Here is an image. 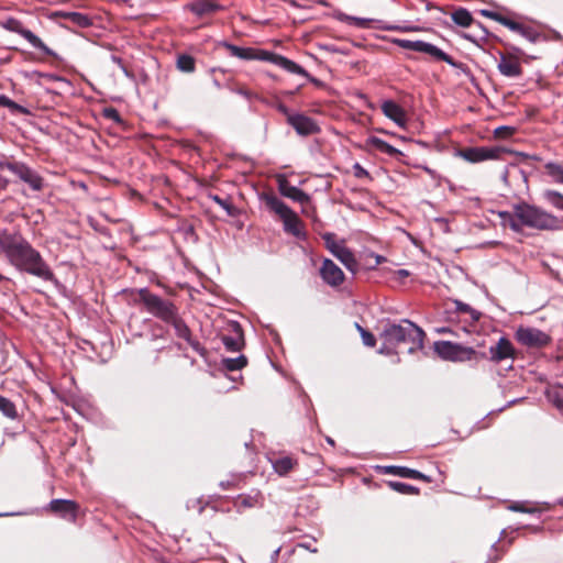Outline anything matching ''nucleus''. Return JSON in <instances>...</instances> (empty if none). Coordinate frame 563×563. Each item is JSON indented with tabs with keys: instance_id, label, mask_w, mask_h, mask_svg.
I'll return each instance as SVG.
<instances>
[{
	"instance_id": "f257e3e1",
	"label": "nucleus",
	"mask_w": 563,
	"mask_h": 563,
	"mask_svg": "<svg viewBox=\"0 0 563 563\" xmlns=\"http://www.w3.org/2000/svg\"><path fill=\"white\" fill-rule=\"evenodd\" d=\"M0 249L5 253L9 263L18 271L38 277L45 282H54L55 274L43 258L19 232L0 230Z\"/></svg>"
},
{
	"instance_id": "f03ea898",
	"label": "nucleus",
	"mask_w": 563,
	"mask_h": 563,
	"mask_svg": "<svg viewBox=\"0 0 563 563\" xmlns=\"http://www.w3.org/2000/svg\"><path fill=\"white\" fill-rule=\"evenodd\" d=\"M131 295L135 306H141L153 317L172 325L178 338L184 339L201 356L207 355V350L192 338L191 330L180 317L179 309L173 301L162 298L148 288L135 289Z\"/></svg>"
},
{
	"instance_id": "7ed1b4c3",
	"label": "nucleus",
	"mask_w": 563,
	"mask_h": 563,
	"mask_svg": "<svg viewBox=\"0 0 563 563\" xmlns=\"http://www.w3.org/2000/svg\"><path fill=\"white\" fill-rule=\"evenodd\" d=\"M498 216L501 224L516 233H521L525 228L537 231H554L560 228L555 216L526 201L512 205L511 210L500 211Z\"/></svg>"
},
{
	"instance_id": "20e7f679",
	"label": "nucleus",
	"mask_w": 563,
	"mask_h": 563,
	"mask_svg": "<svg viewBox=\"0 0 563 563\" xmlns=\"http://www.w3.org/2000/svg\"><path fill=\"white\" fill-rule=\"evenodd\" d=\"M383 350H396L400 344H408V352L415 353L423 347L424 331L409 320H402L400 324L387 323L380 333Z\"/></svg>"
},
{
	"instance_id": "39448f33",
	"label": "nucleus",
	"mask_w": 563,
	"mask_h": 563,
	"mask_svg": "<svg viewBox=\"0 0 563 563\" xmlns=\"http://www.w3.org/2000/svg\"><path fill=\"white\" fill-rule=\"evenodd\" d=\"M223 46L227 48V51L232 56L238 57L240 59H245V60H253V59L265 60V62L273 63V64L284 68L285 70H287V71H289L291 74H305V75H307L305 68H302L300 65H298L297 63L288 59L287 57H285L283 55H279V54H276V53H273V52H268V51H264V49L253 48V47H240V46L233 45V44L228 43V42H224Z\"/></svg>"
},
{
	"instance_id": "423d86ee",
	"label": "nucleus",
	"mask_w": 563,
	"mask_h": 563,
	"mask_svg": "<svg viewBox=\"0 0 563 563\" xmlns=\"http://www.w3.org/2000/svg\"><path fill=\"white\" fill-rule=\"evenodd\" d=\"M263 201L266 207L276 213L283 221L286 233L298 239H306L305 224L298 214L274 194H264Z\"/></svg>"
},
{
	"instance_id": "0eeeda50",
	"label": "nucleus",
	"mask_w": 563,
	"mask_h": 563,
	"mask_svg": "<svg viewBox=\"0 0 563 563\" xmlns=\"http://www.w3.org/2000/svg\"><path fill=\"white\" fill-rule=\"evenodd\" d=\"M434 352L443 360L451 362L478 361L486 358L485 353H479L473 347L464 346L450 341L434 343Z\"/></svg>"
},
{
	"instance_id": "6e6552de",
	"label": "nucleus",
	"mask_w": 563,
	"mask_h": 563,
	"mask_svg": "<svg viewBox=\"0 0 563 563\" xmlns=\"http://www.w3.org/2000/svg\"><path fill=\"white\" fill-rule=\"evenodd\" d=\"M0 26L9 32L16 33L24 37L33 47L42 51L47 56H53L54 52L33 32L23 27L20 20L13 16L0 18Z\"/></svg>"
},
{
	"instance_id": "1a4fd4ad",
	"label": "nucleus",
	"mask_w": 563,
	"mask_h": 563,
	"mask_svg": "<svg viewBox=\"0 0 563 563\" xmlns=\"http://www.w3.org/2000/svg\"><path fill=\"white\" fill-rule=\"evenodd\" d=\"M391 42L404 49L426 53L438 60L445 62L454 67L456 66V63L450 55H448L445 52H443L433 44L426 43L423 41H409L402 38H393Z\"/></svg>"
},
{
	"instance_id": "9d476101",
	"label": "nucleus",
	"mask_w": 563,
	"mask_h": 563,
	"mask_svg": "<svg viewBox=\"0 0 563 563\" xmlns=\"http://www.w3.org/2000/svg\"><path fill=\"white\" fill-rule=\"evenodd\" d=\"M322 239L325 247L331 252V254L335 256L349 271L355 273L357 269V261L353 252L347 249L343 242H336L334 233H324Z\"/></svg>"
},
{
	"instance_id": "9b49d317",
	"label": "nucleus",
	"mask_w": 563,
	"mask_h": 563,
	"mask_svg": "<svg viewBox=\"0 0 563 563\" xmlns=\"http://www.w3.org/2000/svg\"><path fill=\"white\" fill-rule=\"evenodd\" d=\"M483 15L500 23L501 25L508 27L512 32L520 34L521 36L526 37L530 42H536L540 36L539 32L534 27L527 25L525 23L515 21V20L510 19L509 16L504 15L499 12L484 10Z\"/></svg>"
},
{
	"instance_id": "f8f14e48",
	"label": "nucleus",
	"mask_w": 563,
	"mask_h": 563,
	"mask_svg": "<svg viewBox=\"0 0 563 563\" xmlns=\"http://www.w3.org/2000/svg\"><path fill=\"white\" fill-rule=\"evenodd\" d=\"M516 340L530 349H541L551 343V336L536 328L519 327L516 331Z\"/></svg>"
},
{
	"instance_id": "ddd939ff",
	"label": "nucleus",
	"mask_w": 563,
	"mask_h": 563,
	"mask_svg": "<svg viewBox=\"0 0 563 563\" xmlns=\"http://www.w3.org/2000/svg\"><path fill=\"white\" fill-rule=\"evenodd\" d=\"M508 153L505 147H465L460 151V156L470 163H479L488 159H500L503 154Z\"/></svg>"
},
{
	"instance_id": "4468645a",
	"label": "nucleus",
	"mask_w": 563,
	"mask_h": 563,
	"mask_svg": "<svg viewBox=\"0 0 563 563\" xmlns=\"http://www.w3.org/2000/svg\"><path fill=\"white\" fill-rule=\"evenodd\" d=\"M322 280L331 286L339 287L344 283L345 276L342 269L330 258H324L319 269Z\"/></svg>"
},
{
	"instance_id": "2eb2a0df",
	"label": "nucleus",
	"mask_w": 563,
	"mask_h": 563,
	"mask_svg": "<svg viewBox=\"0 0 563 563\" xmlns=\"http://www.w3.org/2000/svg\"><path fill=\"white\" fill-rule=\"evenodd\" d=\"M497 68L501 75L510 78L520 77L523 73L519 57L511 53H499Z\"/></svg>"
},
{
	"instance_id": "dca6fc26",
	"label": "nucleus",
	"mask_w": 563,
	"mask_h": 563,
	"mask_svg": "<svg viewBox=\"0 0 563 563\" xmlns=\"http://www.w3.org/2000/svg\"><path fill=\"white\" fill-rule=\"evenodd\" d=\"M287 123L302 136L317 134L320 131V128L313 119L301 113L288 114Z\"/></svg>"
},
{
	"instance_id": "f3484780",
	"label": "nucleus",
	"mask_w": 563,
	"mask_h": 563,
	"mask_svg": "<svg viewBox=\"0 0 563 563\" xmlns=\"http://www.w3.org/2000/svg\"><path fill=\"white\" fill-rule=\"evenodd\" d=\"M517 350L509 339L501 336L496 344L489 347V361L500 363L507 358H516Z\"/></svg>"
},
{
	"instance_id": "a211bd4d",
	"label": "nucleus",
	"mask_w": 563,
	"mask_h": 563,
	"mask_svg": "<svg viewBox=\"0 0 563 563\" xmlns=\"http://www.w3.org/2000/svg\"><path fill=\"white\" fill-rule=\"evenodd\" d=\"M14 175L34 191H41L44 188V178L23 162L15 167Z\"/></svg>"
},
{
	"instance_id": "6ab92c4d",
	"label": "nucleus",
	"mask_w": 563,
	"mask_h": 563,
	"mask_svg": "<svg viewBox=\"0 0 563 563\" xmlns=\"http://www.w3.org/2000/svg\"><path fill=\"white\" fill-rule=\"evenodd\" d=\"M49 510L64 519L75 521L79 511V505L69 499H53L49 503Z\"/></svg>"
},
{
	"instance_id": "aec40b11",
	"label": "nucleus",
	"mask_w": 563,
	"mask_h": 563,
	"mask_svg": "<svg viewBox=\"0 0 563 563\" xmlns=\"http://www.w3.org/2000/svg\"><path fill=\"white\" fill-rule=\"evenodd\" d=\"M277 183L278 190L280 195H283L284 197L289 198L301 205L310 201L309 195L302 191L301 189L292 186L285 176H279L277 178Z\"/></svg>"
},
{
	"instance_id": "412c9836",
	"label": "nucleus",
	"mask_w": 563,
	"mask_h": 563,
	"mask_svg": "<svg viewBox=\"0 0 563 563\" xmlns=\"http://www.w3.org/2000/svg\"><path fill=\"white\" fill-rule=\"evenodd\" d=\"M230 329L232 334H222L221 341L224 344L225 349L230 352H238L241 351L244 346V334L242 327L239 322H231Z\"/></svg>"
},
{
	"instance_id": "4be33fe9",
	"label": "nucleus",
	"mask_w": 563,
	"mask_h": 563,
	"mask_svg": "<svg viewBox=\"0 0 563 563\" xmlns=\"http://www.w3.org/2000/svg\"><path fill=\"white\" fill-rule=\"evenodd\" d=\"M380 470L385 474H390V475L399 476L402 478L419 479L424 483L432 482V478L429 475H426L417 470H412L407 466L389 465V466H383V467H380Z\"/></svg>"
},
{
	"instance_id": "5701e85b",
	"label": "nucleus",
	"mask_w": 563,
	"mask_h": 563,
	"mask_svg": "<svg viewBox=\"0 0 563 563\" xmlns=\"http://www.w3.org/2000/svg\"><path fill=\"white\" fill-rule=\"evenodd\" d=\"M382 112L399 126H404L407 122L405 110L395 101L386 100L380 106Z\"/></svg>"
},
{
	"instance_id": "b1692460",
	"label": "nucleus",
	"mask_w": 563,
	"mask_h": 563,
	"mask_svg": "<svg viewBox=\"0 0 563 563\" xmlns=\"http://www.w3.org/2000/svg\"><path fill=\"white\" fill-rule=\"evenodd\" d=\"M332 16L340 22H345L355 25L360 29H368L372 26L373 23L372 19L352 16L340 10H334Z\"/></svg>"
},
{
	"instance_id": "393cba45",
	"label": "nucleus",
	"mask_w": 563,
	"mask_h": 563,
	"mask_svg": "<svg viewBox=\"0 0 563 563\" xmlns=\"http://www.w3.org/2000/svg\"><path fill=\"white\" fill-rule=\"evenodd\" d=\"M368 144L373 148H375L376 151H378L380 153H384V154H387V155H389L391 157H396V156L401 154V152L399 150H397L396 147H394L393 145H390L386 141H384V140H382L379 137H376V136H372L368 140Z\"/></svg>"
},
{
	"instance_id": "a878e982",
	"label": "nucleus",
	"mask_w": 563,
	"mask_h": 563,
	"mask_svg": "<svg viewBox=\"0 0 563 563\" xmlns=\"http://www.w3.org/2000/svg\"><path fill=\"white\" fill-rule=\"evenodd\" d=\"M297 461L290 456H283L273 462L275 472L282 476L287 475L297 466Z\"/></svg>"
},
{
	"instance_id": "bb28decb",
	"label": "nucleus",
	"mask_w": 563,
	"mask_h": 563,
	"mask_svg": "<svg viewBox=\"0 0 563 563\" xmlns=\"http://www.w3.org/2000/svg\"><path fill=\"white\" fill-rule=\"evenodd\" d=\"M219 5L210 0H199L190 5V10L199 15H206L217 11Z\"/></svg>"
},
{
	"instance_id": "cd10ccee",
	"label": "nucleus",
	"mask_w": 563,
	"mask_h": 563,
	"mask_svg": "<svg viewBox=\"0 0 563 563\" xmlns=\"http://www.w3.org/2000/svg\"><path fill=\"white\" fill-rule=\"evenodd\" d=\"M451 18L455 24H457L462 27H468L474 22V19L472 16L471 12L464 8H460L457 10H455L451 14Z\"/></svg>"
},
{
	"instance_id": "c85d7f7f",
	"label": "nucleus",
	"mask_w": 563,
	"mask_h": 563,
	"mask_svg": "<svg viewBox=\"0 0 563 563\" xmlns=\"http://www.w3.org/2000/svg\"><path fill=\"white\" fill-rule=\"evenodd\" d=\"M387 486L391 490L397 492L402 495H419L420 494V488L409 485V484H406V483H401V482L389 481V482H387Z\"/></svg>"
},
{
	"instance_id": "c756f323",
	"label": "nucleus",
	"mask_w": 563,
	"mask_h": 563,
	"mask_svg": "<svg viewBox=\"0 0 563 563\" xmlns=\"http://www.w3.org/2000/svg\"><path fill=\"white\" fill-rule=\"evenodd\" d=\"M177 68L183 73H194L196 69V59L188 54H181L177 57Z\"/></svg>"
},
{
	"instance_id": "7c9ffc66",
	"label": "nucleus",
	"mask_w": 563,
	"mask_h": 563,
	"mask_svg": "<svg viewBox=\"0 0 563 563\" xmlns=\"http://www.w3.org/2000/svg\"><path fill=\"white\" fill-rule=\"evenodd\" d=\"M222 364L227 371H230V372L239 371L247 365V358L244 355H240L234 358L228 357V358L222 360Z\"/></svg>"
},
{
	"instance_id": "2f4dec72",
	"label": "nucleus",
	"mask_w": 563,
	"mask_h": 563,
	"mask_svg": "<svg viewBox=\"0 0 563 563\" xmlns=\"http://www.w3.org/2000/svg\"><path fill=\"white\" fill-rule=\"evenodd\" d=\"M64 16L73 24L79 27H88L91 25V20L88 15L80 12H68Z\"/></svg>"
},
{
	"instance_id": "473e14b6",
	"label": "nucleus",
	"mask_w": 563,
	"mask_h": 563,
	"mask_svg": "<svg viewBox=\"0 0 563 563\" xmlns=\"http://www.w3.org/2000/svg\"><path fill=\"white\" fill-rule=\"evenodd\" d=\"M0 411L9 419L19 417L15 405L8 398L0 396Z\"/></svg>"
},
{
	"instance_id": "72a5a7b5",
	"label": "nucleus",
	"mask_w": 563,
	"mask_h": 563,
	"mask_svg": "<svg viewBox=\"0 0 563 563\" xmlns=\"http://www.w3.org/2000/svg\"><path fill=\"white\" fill-rule=\"evenodd\" d=\"M544 168L554 181L563 184V165L559 163H547Z\"/></svg>"
},
{
	"instance_id": "f704fd0d",
	"label": "nucleus",
	"mask_w": 563,
	"mask_h": 563,
	"mask_svg": "<svg viewBox=\"0 0 563 563\" xmlns=\"http://www.w3.org/2000/svg\"><path fill=\"white\" fill-rule=\"evenodd\" d=\"M0 106L10 109V111L13 113H22V114L29 113L27 109L18 104L16 102H14L13 100H11L9 97H7L4 95H0Z\"/></svg>"
},
{
	"instance_id": "c9c22d12",
	"label": "nucleus",
	"mask_w": 563,
	"mask_h": 563,
	"mask_svg": "<svg viewBox=\"0 0 563 563\" xmlns=\"http://www.w3.org/2000/svg\"><path fill=\"white\" fill-rule=\"evenodd\" d=\"M454 303H455V309L457 312L468 313L471 316L472 321H474V322L479 320V318L482 316L481 312L473 309L470 305L464 303L460 300H455Z\"/></svg>"
},
{
	"instance_id": "e433bc0d",
	"label": "nucleus",
	"mask_w": 563,
	"mask_h": 563,
	"mask_svg": "<svg viewBox=\"0 0 563 563\" xmlns=\"http://www.w3.org/2000/svg\"><path fill=\"white\" fill-rule=\"evenodd\" d=\"M544 198L555 208L563 210V195H561L560 192L554 190H547L544 192Z\"/></svg>"
},
{
	"instance_id": "4c0bfd02",
	"label": "nucleus",
	"mask_w": 563,
	"mask_h": 563,
	"mask_svg": "<svg viewBox=\"0 0 563 563\" xmlns=\"http://www.w3.org/2000/svg\"><path fill=\"white\" fill-rule=\"evenodd\" d=\"M211 198L216 203H218L221 208H223L230 217H235L238 214L236 207L233 203H231L229 200L222 199L221 197H219L217 195L212 196Z\"/></svg>"
},
{
	"instance_id": "58836bf2",
	"label": "nucleus",
	"mask_w": 563,
	"mask_h": 563,
	"mask_svg": "<svg viewBox=\"0 0 563 563\" xmlns=\"http://www.w3.org/2000/svg\"><path fill=\"white\" fill-rule=\"evenodd\" d=\"M355 327L362 336V341H363L364 345H366L368 347H374L376 345L375 335L372 332H369L368 330L364 329L358 323H355Z\"/></svg>"
},
{
	"instance_id": "ea45409f",
	"label": "nucleus",
	"mask_w": 563,
	"mask_h": 563,
	"mask_svg": "<svg viewBox=\"0 0 563 563\" xmlns=\"http://www.w3.org/2000/svg\"><path fill=\"white\" fill-rule=\"evenodd\" d=\"M102 117L108 119V120H112L113 122H115L119 125H123L124 124V120L122 119L121 114L113 107L104 108L102 110Z\"/></svg>"
},
{
	"instance_id": "a19ab883",
	"label": "nucleus",
	"mask_w": 563,
	"mask_h": 563,
	"mask_svg": "<svg viewBox=\"0 0 563 563\" xmlns=\"http://www.w3.org/2000/svg\"><path fill=\"white\" fill-rule=\"evenodd\" d=\"M258 496H245L241 495L238 497L236 505L243 508H252L258 504Z\"/></svg>"
},
{
	"instance_id": "79ce46f5",
	"label": "nucleus",
	"mask_w": 563,
	"mask_h": 563,
	"mask_svg": "<svg viewBox=\"0 0 563 563\" xmlns=\"http://www.w3.org/2000/svg\"><path fill=\"white\" fill-rule=\"evenodd\" d=\"M383 30H386V31H397V32H402V33H408V32H419L421 31V27L419 26H416V25H384L382 26Z\"/></svg>"
},
{
	"instance_id": "37998d69",
	"label": "nucleus",
	"mask_w": 563,
	"mask_h": 563,
	"mask_svg": "<svg viewBox=\"0 0 563 563\" xmlns=\"http://www.w3.org/2000/svg\"><path fill=\"white\" fill-rule=\"evenodd\" d=\"M19 163L20 162L15 161L13 158H7L3 156L0 158V170L8 169L12 174H14L15 167L19 165Z\"/></svg>"
},
{
	"instance_id": "c03bdc74",
	"label": "nucleus",
	"mask_w": 563,
	"mask_h": 563,
	"mask_svg": "<svg viewBox=\"0 0 563 563\" xmlns=\"http://www.w3.org/2000/svg\"><path fill=\"white\" fill-rule=\"evenodd\" d=\"M515 130L510 126H499L495 130V136L499 139H507L514 134Z\"/></svg>"
},
{
	"instance_id": "a18cd8bd",
	"label": "nucleus",
	"mask_w": 563,
	"mask_h": 563,
	"mask_svg": "<svg viewBox=\"0 0 563 563\" xmlns=\"http://www.w3.org/2000/svg\"><path fill=\"white\" fill-rule=\"evenodd\" d=\"M353 172H354V176L356 178H368L369 177L368 172L360 163H355L353 165Z\"/></svg>"
},
{
	"instance_id": "49530a36",
	"label": "nucleus",
	"mask_w": 563,
	"mask_h": 563,
	"mask_svg": "<svg viewBox=\"0 0 563 563\" xmlns=\"http://www.w3.org/2000/svg\"><path fill=\"white\" fill-rule=\"evenodd\" d=\"M229 88L236 92V93H240L246 98H251L252 93L250 92V90H247L244 86H241V85H238V84H234L232 86H229Z\"/></svg>"
},
{
	"instance_id": "de8ad7c7",
	"label": "nucleus",
	"mask_w": 563,
	"mask_h": 563,
	"mask_svg": "<svg viewBox=\"0 0 563 563\" xmlns=\"http://www.w3.org/2000/svg\"><path fill=\"white\" fill-rule=\"evenodd\" d=\"M306 74H299L300 76H303L306 78H308L310 80V82H312L313 85L318 86V87H322L323 86V82L314 77H312L307 70H306Z\"/></svg>"
},
{
	"instance_id": "09e8293b",
	"label": "nucleus",
	"mask_w": 563,
	"mask_h": 563,
	"mask_svg": "<svg viewBox=\"0 0 563 563\" xmlns=\"http://www.w3.org/2000/svg\"><path fill=\"white\" fill-rule=\"evenodd\" d=\"M511 510L520 511V512H530L531 510L527 509L523 505L515 504L510 507Z\"/></svg>"
},
{
	"instance_id": "8fccbe9b",
	"label": "nucleus",
	"mask_w": 563,
	"mask_h": 563,
	"mask_svg": "<svg viewBox=\"0 0 563 563\" xmlns=\"http://www.w3.org/2000/svg\"><path fill=\"white\" fill-rule=\"evenodd\" d=\"M385 261H386V258H385L384 256H382V255H375V262H376L375 264H376V265H379V264H382V263H383V262H385Z\"/></svg>"
},
{
	"instance_id": "3c124183",
	"label": "nucleus",
	"mask_w": 563,
	"mask_h": 563,
	"mask_svg": "<svg viewBox=\"0 0 563 563\" xmlns=\"http://www.w3.org/2000/svg\"><path fill=\"white\" fill-rule=\"evenodd\" d=\"M279 110L288 118V114H291L289 111H288V108L284 104H280L279 106Z\"/></svg>"
},
{
	"instance_id": "603ef678",
	"label": "nucleus",
	"mask_w": 563,
	"mask_h": 563,
	"mask_svg": "<svg viewBox=\"0 0 563 563\" xmlns=\"http://www.w3.org/2000/svg\"><path fill=\"white\" fill-rule=\"evenodd\" d=\"M437 331H438V333H442V334L443 333H452V330L450 328H445V327L440 328Z\"/></svg>"
},
{
	"instance_id": "864d4df0",
	"label": "nucleus",
	"mask_w": 563,
	"mask_h": 563,
	"mask_svg": "<svg viewBox=\"0 0 563 563\" xmlns=\"http://www.w3.org/2000/svg\"><path fill=\"white\" fill-rule=\"evenodd\" d=\"M398 274H399L400 276H402V277H407V276H409V272H408V271H406V269H400V271H398Z\"/></svg>"
},
{
	"instance_id": "5fc2aeb1",
	"label": "nucleus",
	"mask_w": 563,
	"mask_h": 563,
	"mask_svg": "<svg viewBox=\"0 0 563 563\" xmlns=\"http://www.w3.org/2000/svg\"><path fill=\"white\" fill-rule=\"evenodd\" d=\"M319 3L324 5V7H329V3L327 1H324V0L319 1Z\"/></svg>"
},
{
	"instance_id": "6e6d98bb",
	"label": "nucleus",
	"mask_w": 563,
	"mask_h": 563,
	"mask_svg": "<svg viewBox=\"0 0 563 563\" xmlns=\"http://www.w3.org/2000/svg\"><path fill=\"white\" fill-rule=\"evenodd\" d=\"M220 485H221L223 488H227L228 486H230V483H223V482H221V484H220Z\"/></svg>"
},
{
	"instance_id": "4d7b16f0",
	"label": "nucleus",
	"mask_w": 563,
	"mask_h": 563,
	"mask_svg": "<svg viewBox=\"0 0 563 563\" xmlns=\"http://www.w3.org/2000/svg\"><path fill=\"white\" fill-rule=\"evenodd\" d=\"M220 485H221L223 488H227L228 486H230V483H223V482H221V484H220Z\"/></svg>"
},
{
	"instance_id": "13d9d810",
	"label": "nucleus",
	"mask_w": 563,
	"mask_h": 563,
	"mask_svg": "<svg viewBox=\"0 0 563 563\" xmlns=\"http://www.w3.org/2000/svg\"><path fill=\"white\" fill-rule=\"evenodd\" d=\"M299 547H302L305 549H308L309 550V545L308 544H303V543H300Z\"/></svg>"
},
{
	"instance_id": "bf43d9fd",
	"label": "nucleus",
	"mask_w": 563,
	"mask_h": 563,
	"mask_svg": "<svg viewBox=\"0 0 563 563\" xmlns=\"http://www.w3.org/2000/svg\"><path fill=\"white\" fill-rule=\"evenodd\" d=\"M5 277L3 275L0 274V282L4 280Z\"/></svg>"
},
{
	"instance_id": "052dcab7",
	"label": "nucleus",
	"mask_w": 563,
	"mask_h": 563,
	"mask_svg": "<svg viewBox=\"0 0 563 563\" xmlns=\"http://www.w3.org/2000/svg\"><path fill=\"white\" fill-rule=\"evenodd\" d=\"M7 185H8V180H4V181H3V188H5V187H7Z\"/></svg>"
}]
</instances>
